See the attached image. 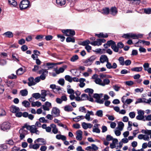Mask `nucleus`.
<instances>
[{
  "instance_id": "nucleus-1",
  "label": "nucleus",
  "mask_w": 151,
  "mask_h": 151,
  "mask_svg": "<svg viewBox=\"0 0 151 151\" xmlns=\"http://www.w3.org/2000/svg\"><path fill=\"white\" fill-rule=\"evenodd\" d=\"M142 35H136L135 34L132 33L124 34L122 36V37L126 39H130L132 38L133 39H138L139 38H141L142 37Z\"/></svg>"
},
{
  "instance_id": "nucleus-2",
  "label": "nucleus",
  "mask_w": 151,
  "mask_h": 151,
  "mask_svg": "<svg viewBox=\"0 0 151 151\" xmlns=\"http://www.w3.org/2000/svg\"><path fill=\"white\" fill-rule=\"evenodd\" d=\"M24 127H26V129L29 130L31 133H35L38 135L40 134V131L37 129V128L35 125L30 126L25 124L24 126Z\"/></svg>"
},
{
  "instance_id": "nucleus-3",
  "label": "nucleus",
  "mask_w": 151,
  "mask_h": 151,
  "mask_svg": "<svg viewBox=\"0 0 151 151\" xmlns=\"http://www.w3.org/2000/svg\"><path fill=\"white\" fill-rule=\"evenodd\" d=\"M30 2L28 0H23L20 3L19 7L21 10L25 9L29 6Z\"/></svg>"
},
{
  "instance_id": "nucleus-4",
  "label": "nucleus",
  "mask_w": 151,
  "mask_h": 151,
  "mask_svg": "<svg viewBox=\"0 0 151 151\" xmlns=\"http://www.w3.org/2000/svg\"><path fill=\"white\" fill-rule=\"evenodd\" d=\"M26 127H24V126L19 131V133L20 134V139L21 140L23 139L25 137V136L28 134L27 130L24 129Z\"/></svg>"
},
{
  "instance_id": "nucleus-5",
  "label": "nucleus",
  "mask_w": 151,
  "mask_h": 151,
  "mask_svg": "<svg viewBox=\"0 0 151 151\" xmlns=\"http://www.w3.org/2000/svg\"><path fill=\"white\" fill-rule=\"evenodd\" d=\"M96 58V56H92L89 58L83 61V63L85 64L86 66L90 65L92 64Z\"/></svg>"
},
{
  "instance_id": "nucleus-6",
  "label": "nucleus",
  "mask_w": 151,
  "mask_h": 151,
  "mask_svg": "<svg viewBox=\"0 0 151 151\" xmlns=\"http://www.w3.org/2000/svg\"><path fill=\"white\" fill-rule=\"evenodd\" d=\"M62 32L66 36H73L75 35V31L72 29H63L62 30Z\"/></svg>"
},
{
  "instance_id": "nucleus-7",
  "label": "nucleus",
  "mask_w": 151,
  "mask_h": 151,
  "mask_svg": "<svg viewBox=\"0 0 151 151\" xmlns=\"http://www.w3.org/2000/svg\"><path fill=\"white\" fill-rule=\"evenodd\" d=\"M60 111L58 108L55 107L52 108L51 114L52 116L54 117L59 116H60Z\"/></svg>"
},
{
  "instance_id": "nucleus-8",
  "label": "nucleus",
  "mask_w": 151,
  "mask_h": 151,
  "mask_svg": "<svg viewBox=\"0 0 151 151\" xmlns=\"http://www.w3.org/2000/svg\"><path fill=\"white\" fill-rule=\"evenodd\" d=\"M10 124L8 122H4L0 126L1 129L3 131H6L9 130L10 128Z\"/></svg>"
},
{
  "instance_id": "nucleus-9",
  "label": "nucleus",
  "mask_w": 151,
  "mask_h": 151,
  "mask_svg": "<svg viewBox=\"0 0 151 151\" xmlns=\"http://www.w3.org/2000/svg\"><path fill=\"white\" fill-rule=\"evenodd\" d=\"M48 72V71L45 69H42L39 70L38 71L39 74H41L40 76L41 79L42 80H44L46 78V77L47 75Z\"/></svg>"
},
{
  "instance_id": "nucleus-10",
  "label": "nucleus",
  "mask_w": 151,
  "mask_h": 151,
  "mask_svg": "<svg viewBox=\"0 0 151 151\" xmlns=\"http://www.w3.org/2000/svg\"><path fill=\"white\" fill-rule=\"evenodd\" d=\"M40 142L39 145H45L47 142L44 139L42 138H38L34 141V143Z\"/></svg>"
},
{
  "instance_id": "nucleus-11",
  "label": "nucleus",
  "mask_w": 151,
  "mask_h": 151,
  "mask_svg": "<svg viewBox=\"0 0 151 151\" xmlns=\"http://www.w3.org/2000/svg\"><path fill=\"white\" fill-rule=\"evenodd\" d=\"M76 138L77 140L80 141L82 139L83 132L81 130H78L76 132Z\"/></svg>"
},
{
  "instance_id": "nucleus-12",
  "label": "nucleus",
  "mask_w": 151,
  "mask_h": 151,
  "mask_svg": "<svg viewBox=\"0 0 151 151\" xmlns=\"http://www.w3.org/2000/svg\"><path fill=\"white\" fill-rule=\"evenodd\" d=\"M28 81V84L29 86H34L36 84V83L33 77H30L29 78Z\"/></svg>"
},
{
  "instance_id": "nucleus-13",
  "label": "nucleus",
  "mask_w": 151,
  "mask_h": 151,
  "mask_svg": "<svg viewBox=\"0 0 151 151\" xmlns=\"http://www.w3.org/2000/svg\"><path fill=\"white\" fill-rule=\"evenodd\" d=\"M108 60V58L105 55H101L100 58V61L101 63H104L105 62H107Z\"/></svg>"
},
{
  "instance_id": "nucleus-14",
  "label": "nucleus",
  "mask_w": 151,
  "mask_h": 151,
  "mask_svg": "<svg viewBox=\"0 0 151 151\" xmlns=\"http://www.w3.org/2000/svg\"><path fill=\"white\" fill-rule=\"evenodd\" d=\"M109 12L111 15L114 16L117 14L118 11L115 7H112L111 8Z\"/></svg>"
},
{
  "instance_id": "nucleus-15",
  "label": "nucleus",
  "mask_w": 151,
  "mask_h": 151,
  "mask_svg": "<svg viewBox=\"0 0 151 151\" xmlns=\"http://www.w3.org/2000/svg\"><path fill=\"white\" fill-rule=\"evenodd\" d=\"M19 108L16 106H12L10 108V110L13 113H16L19 111Z\"/></svg>"
},
{
  "instance_id": "nucleus-16",
  "label": "nucleus",
  "mask_w": 151,
  "mask_h": 151,
  "mask_svg": "<svg viewBox=\"0 0 151 151\" xmlns=\"http://www.w3.org/2000/svg\"><path fill=\"white\" fill-rule=\"evenodd\" d=\"M50 126L52 128V132L54 134H56L58 132V129L56 127V125L54 124L50 125Z\"/></svg>"
},
{
  "instance_id": "nucleus-17",
  "label": "nucleus",
  "mask_w": 151,
  "mask_h": 151,
  "mask_svg": "<svg viewBox=\"0 0 151 151\" xmlns=\"http://www.w3.org/2000/svg\"><path fill=\"white\" fill-rule=\"evenodd\" d=\"M56 3L58 6L64 5L66 3L65 0H56Z\"/></svg>"
},
{
  "instance_id": "nucleus-18",
  "label": "nucleus",
  "mask_w": 151,
  "mask_h": 151,
  "mask_svg": "<svg viewBox=\"0 0 151 151\" xmlns=\"http://www.w3.org/2000/svg\"><path fill=\"white\" fill-rule=\"evenodd\" d=\"M40 145L39 144L35 143V144L32 145L31 144H30L29 147L30 149H33L35 150H37L40 147Z\"/></svg>"
},
{
  "instance_id": "nucleus-19",
  "label": "nucleus",
  "mask_w": 151,
  "mask_h": 151,
  "mask_svg": "<svg viewBox=\"0 0 151 151\" xmlns=\"http://www.w3.org/2000/svg\"><path fill=\"white\" fill-rule=\"evenodd\" d=\"M90 44L93 46H99L101 45L100 40L97 39L96 41L91 42Z\"/></svg>"
},
{
  "instance_id": "nucleus-20",
  "label": "nucleus",
  "mask_w": 151,
  "mask_h": 151,
  "mask_svg": "<svg viewBox=\"0 0 151 151\" xmlns=\"http://www.w3.org/2000/svg\"><path fill=\"white\" fill-rule=\"evenodd\" d=\"M56 138L58 139H61L63 141L65 140L66 139V138L65 136L60 134L57 135Z\"/></svg>"
},
{
  "instance_id": "nucleus-21",
  "label": "nucleus",
  "mask_w": 151,
  "mask_h": 151,
  "mask_svg": "<svg viewBox=\"0 0 151 151\" xmlns=\"http://www.w3.org/2000/svg\"><path fill=\"white\" fill-rule=\"evenodd\" d=\"M95 35L97 36L99 38H106L108 36L107 33L104 34L103 32L100 33L99 34H96Z\"/></svg>"
},
{
  "instance_id": "nucleus-22",
  "label": "nucleus",
  "mask_w": 151,
  "mask_h": 151,
  "mask_svg": "<svg viewBox=\"0 0 151 151\" xmlns=\"http://www.w3.org/2000/svg\"><path fill=\"white\" fill-rule=\"evenodd\" d=\"M3 35L9 38H11L13 37L12 33L10 31H8L4 33L3 34Z\"/></svg>"
},
{
  "instance_id": "nucleus-23",
  "label": "nucleus",
  "mask_w": 151,
  "mask_h": 151,
  "mask_svg": "<svg viewBox=\"0 0 151 151\" xmlns=\"http://www.w3.org/2000/svg\"><path fill=\"white\" fill-rule=\"evenodd\" d=\"M32 106L35 107L37 106V107H39L41 106V103L38 101H37L36 102H32L31 104Z\"/></svg>"
},
{
  "instance_id": "nucleus-24",
  "label": "nucleus",
  "mask_w": 151,
  "mask_h": 151,
  "mask_svg": "<svg viewBox=\"0 0 151 151\" xmlns=\"http://www.w3.org/2000/svg\"><path fill=\"white\" fill-rule=\"evenodd\" d=\"M142 67H135L131 69V70L133 71L139 72L142 70Z\"/></svg>"
},
{
  "instance_id": "nucleus-25",
  "label": "nucleus",
  "mask_w": 151,
  "mask_h": 151,
  "mask_svg": "<svg viewBox=\"0 0 151 151\" xmlns=\"http://www.w3.org/2000/svg\"><path fill=\"white\" fill-rule=\"evenodd\" d=\"M124 126V124L123 122H119L118 123L117 128L120 131H122Z\"/></svg>"
},
{
  "instance_id": "nucleus-26",
  "label": "nucleus",
  "mask_w": 151,
  "mask_h": 151,
  "mask_svg": "<svg viewBox=\"0 0 151 151\" xmlns=\"http://www.w3.org/2000/svg\"><path fill=\"white\" fill-rule=\"evenodd\" d=\"M64 109L65 111L69 112L72 111L73 109L71 106L67 105L64 107Z\"/></svg>"
},
{
  "instance_id": "nucleus-27",
  "label": "nucleus",
  "mask_w": 151,
  "mask_h": 151,
  "mask_svg": "<svg viewBox=\"0 0 151 151\" xmlns=\"http://www.w3.org/2000/svg\"><path fill=\"white\" fill-rule=\"evenodd\" d=\"M32 97L37 100L41 97V94L39 93H33L32 95Z\"/></svg>"
},
{
  "instance_id": "nucleus-28",
  "label": "nucleus",
  "mask_w": 151,
  "mask_h": 151,
  "mask_svg": "<svg viewBox=\"0 0 151 151\" xmlns=\"http://www.w3.org/2000/svg\"><path fill=\"white\" fill-rule=\"evenodd\" d=\"M22 104V105L26 108L28 107H30V104L27 101L24 100L23 101Z\"/></svg>"
},
{
  "instance_id": "nucleus-29",
  "label": "nucleus",
  "mask_w": 151,
  "mask_h": 151,
  "mask_svg": "<svg viewBox=\"0 0 151 151\" xmlns=\"http://www.w3.org/2000/svg\"><path fill=\"white\" fill-rule=\"evenodd\" d=\"M6 85L12 88L14 86V83L12 81H9L7 82Z\"/></svg>"
},
{
  "instance_id": "nucleus-30",
  "label": "nucleus",
  "mask_w": 151,
  "mask_h": 151,
  "mask_svg": "<svg viewBox=\"0 0 151 151\" xmlns=\"http://www.w3.org/2000/svg\"><path fill=\"white\" fill-rule=\"evenodd\" d=\"M118 60L120 64L122 65H124V58L123 57H120L118 59Z\"/></svg>"
},
{
  "instance_id": "nucleus-31",
  "label": "nucleus",
  "mask_w": 151,
  "mask_h": 151,
  "mask_svg": "<svg viewBox=\"0 0 151 151\" xmlns=\"http://www.w3.org/2000/svg\"><path fill=\"white\" fill-rule=\"evenodd\" d=\"M95 82L96 84L101 86L104 85L102 83V81L99 78H96L95 80Z\"/></svg>"
},
{
  "instance_id": "nucleus-32",
  "label": "nucleus",
  "mask_w": 151,
  "mask_h": 151,
  "mask_svg": "<svg viewBox=\"0 0 151 151\" xmlns=\"http://www.w3.org/2000/svg\"><path fill=\"white\" fill-rule=\"evenodd\" d=\"M85 93H88L89 95H91L93 92V90L91 88H87L84 90Z\"/></svg>"
},
{
  "instance_id": "nucleus-33",
  "label": "nucleus",
  "mask_w": 151,
  "mask_h": 151,
  "mask_svg": "<svg viewBox=\"0 0 151 151\" xmlns=\"http://www.w3.org/2000/svg\"><path fill=\"white\" fill-rule=\"evenodd\" d=\"M110 83V81L107 78H105L104 79L103 82H102V83L104 85H102V86H104L106 85H108Z\"/></svg>"
},
{
  "instance_id": "nucleus-34",
  "label": "nucleus",
  "mask_w": 151,
  "mask_h": 151,
  "mask_svg": "<svg viewBox=\"0 0 151 151\" xmlns=\"http://www.w3.org/2000/svg\"><path fill=\"white\" fill-rule=\"evenodd\" d=\"M20 93L22 96H25L28 94V91L27 89H25L21 90L20 91Z\"/></svg>"
},
{
  "instance_id": "nucleus-35",
  "label": "nucleus",
  "mask_w": 151,
  "mask_h": 151,
  "mask_svg": "<svg viewBox=\"0 0 151 151\" xmlns=\"http://www.w3.org/2000/svg\"><path fill=\"white\" fill-rule=\"evenodd\" d=\"M9 3L14 6H15L17 5V2L15 0H8Z\"/></svg>"
},
{
  "instance_id": "nucleus-36",
  "label": "nucleus",
  "mask_w": 151,
  "mask_h": 151,
  "mask_svg": "<svg viewBox=\"0 0 151 151\" xmlns=\"http://www.w3.org/2000/svg\"><path fill=\"white\" fill-rule=\"evenodd\" d=\"M65 78L66 81H67L70 83L71 82L73 81L72 78L69 75H66L65 77Z\"/></svg>"
},
{
  "instance_id": "nucleus-37",
  "label": "nucleus",
  "mask_w": 151,
  "mask_h": 151,
  "mask_svg": "<svg viewBox=\"0 0 151 151\" xmlns=\"http://www.w3.org/2000/svg\"><path fill=\"white\" fill-rule=\"evenodd\" d=\"M139 42L141 43H142L143 44H145V45H149L150 44V42L149 41L140 40H139L138 42H137L136 43V45H137V43H138Z\"/></svg>"
},
{
  "instance_id": "nucleus-38",
  "label": "nucleus",
  "mask_w": 151,
  "mask_h": 151,
  "mask_svg": "<svg viewBox=\"0 0 151 151\" xmlns=\"http://www.w3.org/2000/svg\"><path fill=\"white\" fill-rule=\"evenodd\" d=\"M66 40V42H72L74 43L75 42V39L74 38L69 37H67Z\"/></svg>"
},
{
  "instance_id": "nucleus-39",
  "label": "nucleus",
  "mask_w": 151,
  "mask_h": 151,
  "mask_svg": "<svg viewBox=\"0 0 151 151\" xmlns=\"http://www.w3.org/2000/svg\"><path fill=\"white\" fill-rule=\"evenodd\" d=\"M95 115L99 117H102L103 116V111L102 110H99L97 111Z\"/></svg>"
},
{
  "instance_id": "nucleus-40",
  "label": "nucleus",
  "mask_w": 151,
  "mask_h": 151,
  "mask_svg": "<svg viewBox=\"0 0 151 151\" xmlns=\"http://www.w3.org/2000/svg\"><path fill=\"white\" fill-rule=\"evenodd\" d=\"M88 95L85 93L82 94L81 96V100H87L88 98Z\"/></svg>"
},
{
  "instance_id": "nucleus-41",
  "label": "nucleus",
  "mask_w": 151,
  "mask_h": 151,
  "mask_svg": "<svg viewBox=\"0 0 151 151\" xmlns=\"http://www.w3.org/2000/svg\"><path fill=\"white\" fill-rule=\"evenodd\" d=\"M109 12V8H106L102 10V13L103 14H108Z\"/></svg>"
},
{
  "instance_id": "nucleus-42",
  "label": "nucleus",
  "mask_w": 151,
  "mask_h": 151,
  "mask_svg": "<svg viewBox=\"0 0 151 151\" xmlns=\"http://www.w3.org/2000/svg\"><path fill=\"white\" fill-rule=\"evenodd\" d=\"M111 48L115 52H117L118 51L119 48L117 47L116 45V43L113 45H111Z\"/></svg>"
},
{
  "instance_id": "nucleus-43",
  "label": "nucleus",
  "mask_w": 151,
  "mask_h": 151,
  "mask_svg": "<svg viewBox=\"0 0 151 151\" xmlns=\"http://www.w3.org/2000/svg\"><path fill=\"white\" fill-rule=\"evenodd\" d=\"M102 97V94H99L97 93H95L93 95V97L96 99V100L100 99Z\"/></svg>"
},
{
  "instance_id": "nucleus-44",
  "label": "nucleus",
  "mask_w": 151,
  "mask_h": 151,
  "mask_svg": "<svg viewBox=\"0 0 151 151\" xmlns=\"http://www.w3.org/2000/svg\"><path fill=\"white\" fill-rule=\"evenodd\" d=\"M149 64L147 63H146L143 65L144 70L145 71H146L149 67Z\"/></svg>"
},
{
  "instance_id": "nucleus-45",
  "label": "nucleus",
  "mask_w": 151,
  "mask_h": 151,
  "mask_svg": "<svg viewBox=\"0 0 151 151\" xmlns=\"http://www.w3.org/2000/svg\"><path fill=\"white\" fill-rule=\"evenodd\" d=\"M78 58V56L77 55H75L72 56L70 58V60L72 62H75L77 60Z\"/></svg>"
},
{
  "instance_id": "nucleus-46",
  "label": "nucleus",
  "mask_w": 151,
  "mask_h": 151,
  "mask_svg": "<svg viewBox=\"0 0 151 151\" xmlns=\"http://www.w3.org/2000/svg\"><path fill=\"white\" fill-rule=\"evenodd\" d=\"M64 69L63 68H60L58 70H56L55 71L57 74H59L60 73H62L64 71Z\"/></svg>"
},
{
  "instance_id": "nucleus-47",
  "label": "nucleus",
  "mask_w": 151,
  "mask_h": 151,
  "mask_svg": "<svg viewBox=\"0 0 151 151\" xmlns=\"http://www.w3.org/2000/svg\"><path fill=\"white\" fill-rule=\"evenodd\" d=\"M90 43V41L89 40H86L82 42H81V45L83 46H86Z\"/></svg>"
},
{
  "instance_id": "nucleus-48",
  "label": "nucleus",
  "mask_w": 151,
  "mask_h": 151,
  "mask_svg": "<svg viewBox=\"0 0 151 151\" xmlns=\"http://www.w3.org/2000/svg\"><path fill=\"white\" fill-rule=\"evenodd\" d=\"M58 83L62 86H63L64 85L65 81L63 78L60 79L58 81Z\"/></svg>"
},
{
  "instance_id": "nucleus-49",
  "label": "nucleus",
  "mask_w": 151,
  "mask_h": 151,
  "mask_svg": "<svg viewBox=\"0 0 151 151\" xmlns=\"http://www.w3.org/2000/svg\"><path fill=\"white\" fill-rule=\"evenodd\" d=\"M6 143L10 145H13L14 144V142L12 139H10L6 141Z\"/></svg>"
},
{
  "instance_id": "nucleus-50",
  "label": "nucleus",
  "mask_w": 151,
  "mask_h": 151,
  "mask_svg": "<svg viewBox=\"0 0 151 151\" xmlns=\"http://www.w3.org/2000/svg\"><path fill=\"white\" fill-rule=\"evenodd\" d=\"M107 43L109 47H110L111 45V46L113 45L116 43L114 41L111 40L107 41Z\"/></svg>"
},
{
  "instance_id": "nucleus-51",
  "label": "nucleus",
  "mask_w": 151,
  "mask_h": 151,
  "mask_svg": "<svg viewBox=\"0 0 151 151\" xmlns=\"http://www.w3.org/2000/svg\"><path fill=\"white\" fill-rule=\"evenodd\" d=\"M23 73V69L20 68L19 69L16 71V73L17 75H20L22 74Z\"/></svg>"
},
{
  "instance_id": "nucleus-52",
  "label": "nucleus",
  "mask_w": 151,
  "mask_h": 151,
  "mask_svg": "<svg viewBox=\"0 0 151 151\" xmlns=\"http://www.w3.org/2000/svg\"><path fill=\"white\" fill-rule=\"evenodd\" d=\"M6 113L5 111L2 109L0 108V116H2L6 115Z\"/></svg>"
},
{
  "instance_id": "nucleus-53",
  "label": "nucleus",
  "mask_w": 151,
  "mask_h": 151,
  "mask_svg": "<svg viewBox=\"0 0 151 151\" xmlns=\"http://www.w3.org/2000/svg\"><path fill=\"white\" fill-rule=\"evenodd\" d=\"M144 12L146 14H151V8L145 9H144Z\"/></svg>"
},
{
  "instance_id": "nucleus-54",
  "label": "nucleus",
  "mask_w": 151,
  "mask_h": 151,
  "mask_svg": "<svg viewBox=\"0 0 151 151\" xmlns=\"http://www.w3.org/2000/svg\"><path fill=\"white\" fill-rule=\"evenodd\" d=\"M46 90H42L41 91V97H46L47 96Z\"/></svg>"
},
{
  "instance_id": "nucleus-55",
  "label": "nucleus",
  "mask_w": 151,
  "mask_h": 151,
  "mask_svg": "<svg viewBox=\"0 0 151 151\" xmlns=\"http://www.w3.org/2000/svg\"><path fill=\"white\" fill-rule=\"evenodd\" d=\"M144 116H142L138 115L136 117L137 119L141 120L144 119Z\"/></svg>"
},
{
  "instance_id": "nucleus-56",
  "label": "nucleus",
  "mask_w": 151,
  "mask_h": 151,
  "mask_svg": "<svg viewBox=\"0 0 151 151\" xmlns=\"http://www.w3.org/2000/svg\"><path fill=\"white\" fill-rule=\"evenodd\" d=\"M79 111L84 113H86V109L83 106L80 107L79 108Z\"/></svg>"
},
{
  "instance_id": "nucleus-57",
  "label": "nucleus",
  "mask_w": 151,
  "mask_h": 151,
  "mask_svg": "<svg viewBox=\"0 0 151 151\" xmlns=\"http://www.w3.org/2000/svg\"><path fill=\"white\" fill-rule=\"evenodd\" d=\"M129 117L132 119L134 118L135 116V114L134 112H130L129 113Z\"/></svg>"
},
{
  "instance_id": "nucleus-58",
  "label": "nucleus",
  "mask_w": 151,
  "mask_h": 151,
  "mask_svg": "<svg viewBox=\"0 0 151 151\" xmlns=\"http://www.w3.org/2000/svg\"><path fill=\"white\" fill-rule=\"evenodd\" d=\"M133 101V99H126L125 101V104H129Z\"/></svg>"
},
{
  "instance_id": "nucleus-59",
  "label": "nucleus",
  "mask_w": 151,
  "mask_h": 151,
  "mask_svg": "<svg viewBox=\"0 0 151 151\" xmlns=\"http://www.w3.org/2000/svg\"><path fill=\"white\" fill-rule=\"evenodd\" d=\"M87 125V124L85 122H83L82 123V126L83 128L85 129H86L88 128Z\"/></svg>"
},
{
  "instance_id": "nucleus-60",
  "label": "nucleus",
  "mask_w": 151,
  "mask_h": 151,
  "mask_svg": "<svg viewBox=\"0 0 151 151\" xmlns=\"http://www.w3.org/2000/svg\"><path fill=\"white\" fill-rule=\"evenodd\" d=\"M104 99H101L100 98L96 100V102L100 104H103L104 103Z\"/></svg>"
},
{
  "instance_id": "nucleus-61",
  "label": "nucleus",
  "mask_w": 151,
  "mask_h": 151,
  "mask_svg": "<svg viewBox=\"0 0 151 151\" xmlns=\"http://www.w3.org/2000/svg\"><path fill=\"white\" fill-rule=\"evenodd\" d=\"M4 90V88L3 85L0 84V94L2 93Z\"/></svg>"
},
{
  "instance_id": "nucleus-62",
  "label": "nucleus",
  "mask_w": 151,
  "mask_h": 151,
  "mask_svg": "<svg viewBox=\"0 0 151 151\" xmlns=\"http://www.w3.org/2000/svg\"><path fill=\"white\" fill-rule=\"evenodd\" d=\"M106 62L107 63L106 65V66L107 68L109 69L112 68V65H111V64L109 62V60Z\"/></svg>"
},
{
  "instance_id": "nucleus-63",
  "label": "nucleus",
  "mask_w": 151,
  "mask_h": 151,
  "mask_svg": "<svg viewBox=\"0 0 151 151\" xmlns=\"http://www.w3.org/2000/svg\"><path fill=\"white\" fill-rule=\"evenodd\" d=\"M106 139L107 141H110L112 140L113 139V138L110 135H108L106 137Z\"/></svg>"
},
{
  "instance_id": "nucleus-64",
  "label": "nucleus",
  "mask_w": 151,
  "mask_h": 151,
  "mask_svg": "<svg viewBox=\"0 0 151 151\" xmlns=\"http://www.w3.org/2000/svg\"><path fill=\"white\" fill-rule=\"evenodd\" d=\"M117 46L118 48H122L124 47V45L122 42H119L117 43Z\"/></svg>"
}]
</instances>
